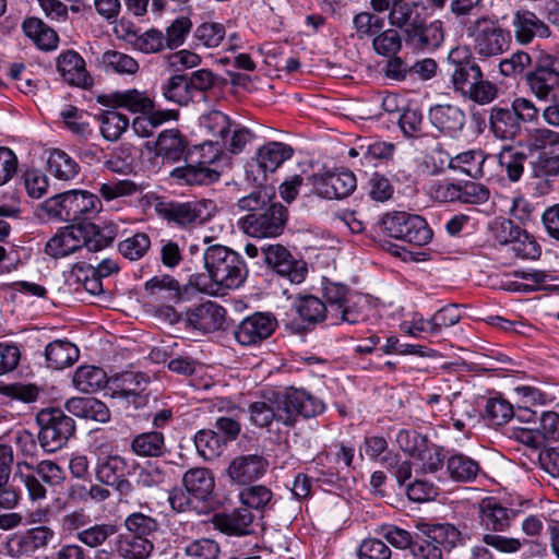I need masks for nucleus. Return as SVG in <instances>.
I'll list each match as a JSON object with an SVG mask.
<instances>
[{
    "label": "nucleus",
    "mask_w": 559,
    "mask_h": 559,
    "mask_svg": "<svg viewBox=\"0 0 559 559\" xmlns=\"http://www.w3.org/2000/svg\"><path fill=\"white\" fill-rule=\"evenodd\" d=\"M162 95L168 102L187 105L193 97L188 84V75L175 74L171 75L160 87Z\"/></svg>",
    "instance_id": "49530a36"
},
{
    "label": "nucleus",
    "mask_w": 559,
    "mask_h": 559,
    "mask_svg": "<svg viewBox=\"0 0 559 559\" xmlns=\"http://www.w3.org/2000/svg\"><path fill=\"white\" fill-rule=\"evenodd\" d=\"M151 248V239L145 233H136L118 245L119 252L130 261L142 259Z\"/></svg>",
    "instance_id": "680f3d73"
},
{
    "label": "nucleus",
    "mask_w": 559,
    "mask_h": 559,
    "mask_svg": "<svg viewBox=\"0 0 559 559\" xmlns=\"http://www.w3.org/2000/svg\"><path fill=\"white\" fill-rule=\"evenodd\" d=\"M416 530L428 539L433 540L442 549L451 551L452 549L464 546L468 540V535L462 533L457 527L450 523H428L417 522Z\"/></svg>",
    "instance_id": "5701e85b"
},
{
    "label": "nucleus",
    "mask_w": 559,
    "mask_h": 559,
    "mask_svg": "<svg viewBox=\"0 0 559 559\" xmlns=\"http://www.w3.org/2000/svg\"><path fill=\"white\" fill-rule=\"evenodd\" d=\"M381 226L390 237L416 247L426 246L432 238L425 218L416 214L388 213L381 218Z\"/></svg>",
    "instance_id": "9b49d317"
},
{
    "label": "nucleus",
    "mask_w": 559,
    "mask_h": 559,
    "mask_svg": "<svg viewBox=\"0 0 559 559\" xmlns=\"http://www.w3.org/2000/svg\"><path fill=\"white\" fill-rule=\"evenodd\" d=\"M263 260L277 274L286 276L292 283H301L307 273V265L304 261L297 260L289 250L280 245H269L261 249Z\"/></svg>",
    "instance_id": "dca6fc26"
},
{
    "label": "nucleus",
    "mask_w": 559,
    "mask_h": 559,
    "mask_svg": "<svg viewBox=\"0 0 559 559\" xmlns=\"http://www.w3.org/2000/svg\"><path fill=\"white\" fill-rule=\"evenodd\" d=\"M84 228L80 225H69L60 228L46 243L45 251L52 258H63L84 245Z\"/></svg>",
    "instance_id": "b1692460"
},
{
    "label": "nucleus",
    "mask_w": 559,
    "mask_h": 559,
    "mask_svg": "<svg viewBox=\"0 0 559 559\" xmlns=\"http://www.w3.org/2000/svg\"><path fill=\"white\" fill-rule=\"evenodd\" d=\"M493 157L496 158V164L506 171L510 181L516 182L521 179L527 158L523 151L508 145L503 146L500 153Z\"/></svg>",
    "instance_id": "79ce46f5"
},
{
    "label": "nucleus",
    "mask_w": 559,
    "mask_h": 559,
    "mask_svg": "<svg viewBox=\"0 0 559 559\" xmlns=\"http://www.w3.org/2000/svg\"><path fill=\"white\" fill-rule=\"evenodd\" d=\"M84 228V245L88 251H99L104 248L109 247L115 237L116 233L112 228L106 227L100 229L93 223L81 224Z\"/></svg>",
    "instance_id": "5fc2aeb1"
},
{
    "label": "nucleus",
    "mask_w": 559,
    "mask_h": 559,
    "mask_svg": "<svg viewBox=\"0 0 559 559\" xmlns=\"http://www.w3.org/2000/svg\"><path fill=\"white\" fill-rule=\"evenodd\" d=\"M102 63L107 72L117 74L133 75L139 71V63L134 58L117 50L104 52Z\"/></svg>",
    "instance_id": "3c124183"
},
{
    "label": "nucleus",
    "mask_w": 559,
    "mask_h": 559,
    "mask_svg": "<svg viewBox=\"0 0 559 559\" xmlns=\"http://www.w3.org/2000/svg\"><path fill=\"white\" fill-rule=\"evenodd\" d=\"M72 381L79 391L92 393L105 386L107 376L99 367L81 366L75 370Z\"/></svg>",
    "instance_id": "c03bdc74"
},
{
    "label": "nucleus",
    "mask_w": 559,
    "mask_h": 559,
    "mask_svg": "<svg viewBox=\"0 0 559 559\" xmlns=\"http://www.w3.org/2000/svg\"><path fill=\"white\" fill-rule=\"evenodd\" d=\"M353 25L356 35L359 39L370 38L377 35L383 26L384 21L382 17L374 15L370 12L364 11L357 13L353 19Z\"/></svg>",
    "instance_id": "69168bd1"
},
{
    "label": "nucleus",
    "mask_w": 559,
    "mask_h": 559,
    "mask_svg": "<svg viewBox=\"0 0 559 559\" xmlns=\"http://www.w3.org/2000/svg\"><path fill=\"white\" fill-rule=\"evenodd\" d=\"M530 150L537 152L531 162V171L534 178L542 180L537 189L545 194L552 179L559 176V132L547 128L535 129L531 134Z\"/></svg>",
    "instance_id": "20e7f679"
},
{
    "label": "nucleus",
    "mask_w": 559,
    "mask_h": 559,
    "mask_svg": "<svg viewBox=\"0 0 559 559\" xmlns=\"http://www.w3.org/2000/svg\"><path fill=\"white\" fill-rule=\"evenodd\" d=\"M57 70L71 85L81 86L87 82L88 75L84 59L74 50H68L58 56Z\"/></svg>",
    "instance_id": "7c9ffc66"
},
{
    "label": "nucleus",
    "mask_w": 559,
    "mask_h": 559,
    "mask_svg": "<svg viewBox=\"0 0 559 559\" xmlns=\"http://www.w3.org/2000/svg\"><path fill=\"white\" fill-rule=\"evenodd\" d=\"M195 449L204 460H213L221 455L226 443L214 430H200L194 437Z\"/></svg>",
    "instance_id": "09e8293b"
},
{
    "label": "nucleus",
    "mask_w": 559,
    "mask_h": 559,
    "mask_svg": "<svg viewBox=\"0 0 559 559\" xmlns=\"http://www.w3.org/2000/svg\"><path fill=\"white\" fill-rule=\"evenodd\" d=\"M22 466L35 473L44 484L51 487L59 486L66 479V473L62 467L51 460H43L36 465L26 462L19 464L20 468Z\"/></svg>",
    "instance_id": "864d4df0"
},
{
    "label": "nucleus",
    "mask_w": 559,
    "mask_h": 559,
    "mask_svg": "<svg viewBox=\"0 0 559 559\" xmlns=\"http://www.w3.org/2000/svg\"><path fill=\"white\" fill-rule=\"evenodd\" d=\"M116 526L108 523L94 524L78 532L76 538L90 548L103 546L106 540L115 535Z\"/></svg>",
    "instance_id": "bf43d9fd"
},
{
    "label": "nucleus",
    "mask_w": 559,
    "mask_h": 559,
    "mask_svg": "<svg viewBox=\"0 0 559 559\" xmlns=\"http://www.w3.org/2000/svg\"><path fill=\"white\" fill-rule=\"evenodd\" d=\"M178 112L176 110H151L133 119L132 130L138 136L150 138L157 128L167 121L176 120Z\"/></svg>",
    "instance_id": "ea45409f"
},
{
    "label": "nucleus",
    "mask_w": 559,
    "mask_h": 559,
    "mask_svg": "<svg viewBox=\"0 0 559 559\" xmlns=\"http://www.w3.org/2000/svg\"><path fill=\"white\" fill-rule=\"evenodd\" d=\"M126 40L133 49L143 53H157L166 48L165 36L157 28H150L143 33L128 31Z\"/></svg>",
    "instance_id": "a19ab883"
},
{
    "label": "nucleus",
    "mask_w": 559,
    "mask_h": 559,
    "mask_svg": "<svg viewBox=\"0 0 559 559\" xmlns=\"http://www.w3.org/2000/svg\"><path fill=\"white\" fill-rule=\"evenodd\" d=\"M514 416L512 405L499 397L489 399L485 405L484 418L490 426H502Z\"/></svg>",
    "instance_id": "052dcab7"
},
{
    "label": "nucleus",
    "mask_w": 559,
    "mask_h": 559,
    "mask_svg": "<svg viewBox=\"0 0 559 559\" xmlns=\"http://www.w3.org/2000/svg\"><path fill=\"white\" fill-rule=\"evenodd\" d=\"M212 522L226 535L243 536L252 533L253 515L248 508H238L229 513L215 514Z\"/></svg>",
    "instance_id": "cd10ccee"
},
{
    "label": "nucleus",
    "mask_w": 559,
    "mask_h": 559,
    "mask_svg": "<svg viewBox=\"0 0 559 559\" xmlns=\"http://www.w3.org/2000/svg\"><path fill=\"white\" fill-rule=\"evenodd\" d=\"M267 462L258 454L241 455L234 459L228 467L231 480L246 485L260 478L266 471Z\"/></svg>",
    "instance_id": "bb28decb"
},
{
    "label": "nucleus",
    "mask_w": 559,
    "mask_h": 559,
    "mask_svg": "<svg viewBox=\"0 0 559 559\" xmlns=\"http://www.w3.org/2000/svg\"><path fill=\"white\" fill-rule=\"evenodd\" d=\"M395 28L404 33V45L413 52L426 53L439 48L444 39L443 23L440 20L427 22L414 5L409 11L393 15Z\"/></svg>",
    "instance_id": "7ed1b4c3"
},
{
    "label": "nucleus",
    "mask_w": 559,
    "mask_h": 559,
    "mask_svg": "<svg viewBox=\"0 0 559 559\" xmlns=\"http://www.w3.org/2000/svg\"><path fill=\"white\" fill-rule=\"evenodd\" d=\"M313 188L318 195L325 199H343L348 197L357 186L350 170H341L313 176Z\"/></svg>",
    "instance_id": "412c9836"
},
{
    "label": "nucleus",
    "mask_w": 559,
    "mask_h": 559,
    "mask_svg": "<svg viewBox=\"0 0 559 559\" xmlns=\"http://www.w3.org/2000/svg\"><path fill=\"white\" fill-rule=\"evenodd\" d=\"M100 133L107 141H117L127 131L129 118L116 110H105L98 116Z\"/></svg>",
    "instance_id": "de8ad7c7"
},
{
    "label": "nucleus",
    "mask_w": 559,
    "mask_h": 559,
    "mask_svg": "<svg viewBox=\"0 0 559 559\" xmlns=\"http://www.w3.org/2000/svg\"><path fill=\"white\" fill-rule=\"evenodd\" d=\"M448 61L453 66L451 84L454 93L478 105H487L496 99L497 85L484 78L479 64L471 58L466 48L451 49Z\"/></svg>",
    "instance_id": "f03ea898"
},
{
    "label": "nucleus",
    "mask_w": 559,
    "mask_h": 559,
    "mask_svg": "<svg viewBox=\"0 0 559 559\" xmlns=\"http://www.w3.org/2000/svg\"><path fill=\"white\" fill-rule=\"evenodd\" d=\"M526 83L538 100H559V61L551 56L540 57L526 74Z\"/></svg>",
    "instance_id": "4468645a"
},
{
    "label": "nucleus",
    "mask_w": 559,
    "mask_h": 559,
    "mask_svg": "<svg viewBox=\"0 0 559 559\" xmlns=\"http://www.w3.org/2000/svg\"><path fill=\"white\" fill-rule=\"evenodd\" d=\"M277 319L271 312H254L243 318L234 329L236 342L242 346H257L277 329Z\"/></svg>",
    "instance_id": "2eb2a0df"
},
{
    "label": "nucleus",
    "mask_w": 559,
    "mask_h": 559,
    "mask_svg": "<svg viewBox=\"0 0 559 559\" xmlns=\"http://www.w3.org/2000/svg\"><path fill=\"white\" fill-rule=\"evenodd\" d=\"M182 485L193 499L206 501L214 490V476L205 467L190 468L183 474Z\"/></svg>",
    "instance_id": "c756f323"
},
{
    "label": "nucleus",
    "mask_w": 559,
    "mask_h": 559,
    "mask_svg": "<svg viewBox=\"0 0 559 559\" xmlns=\"http://www.w3.org/2000/svg\"><path fill=\"white\" fill-rule=\"evenodd\" d=\"M226 36L225 26L221 23L205 22L199 25L194 32V38L199 45L206 48L217 47Z\"/></svg>",
    "instance_id": "338daca9"
},
{
    "label": "nucleus",
    "mask_w": 559,
    "mask_h": 559,
    "mask_svg": "<svg viewBox=\"0 0 559 559\" xmlns=\"http://www.w3.org/2000/svg\"><path fill=\"white\" fill-rule=\"evenodd\" d=\"M47 164L49 173L59 180H72L80 173V166L75 159L62 150H53Z\"/></svg>",
    "instance_id": "37998d69"
},
{
    "label": "nucleus",
    "mask_w": 559,
    "mask_h": 559,
    "mask_svg": "<svg viewBox=\"0 0 559 559\" xmlns=\"http://www.w3.org/2000/svg\"><path fill=\"white\" fill-rule=\"evenodd\" d=\"M203 260L210 278L222 288H238L247 278L248 270L243 258L225 246L207 247Z\"/></svg>",
    "instance_id": "423d86ee"
},
{
    "label": "nucleus",
    "mask_w": 559,
    "mask_h": 559,
    "mask_svg": "<svg viewBox=\"0 0 559 559\" xmlns=\"http://www.w3.org/2000/svg\"><path fill=\"white\" fill-rule=\"evenodd\" d=\"M294 154V148L283 142H267L261 146L255 155V160L249 165L247 173H255L254 181L262 183L266 179L267 173H274L284 162L288 160Z\"/></svg>",
    "instance_id": "6ab92c4d"
},
{
    "label": "nucleus",
    "mask_w": 559,
    "mask_h": 559,
    "mask_svg": "<svg viewBox=\"0 0 559 559\" xmlns=\"http://www.w3.org/2000/svg\"><path fill=\"white\" fill-rule=\"evenodd\" d=\"M144 289L150 295H159L171 301H178L181 297L178 281L168 274L152 277L145 283Z\"/></svg>",
    "instance_id": "8fccbe9b"
},
{
    "label": "nucleus",
    "mask_w": 559,
    "mask_h": 559,
    "mask_svg": "<svg viewBox=\"0 0 559 559\" xmlns=\"http://www.w3.org/2000/svg\"><path fill=\"white\" fill-rule=\"evenodd\" d=\"M200 126L214 138L225 140L229 133V118L218 110H212L200 118Z\"/></svg>",
    "instance_id": "774afa93"
},
{
    "label": "nucleus",
    "mask_w": 559,
    "mask_h": 559,
    "mask_svg": "<svg viewBox=\"0 0 559 559\" xmlns=\"http://www.w3.org/2000/svg\"><path fill=\"white\" fill-rule=\"evenodd\" d=\"M36 421L39 426V444L49 453L62 449L75 432L74 420L60 408L41 409Z\"/></svg>",
    "instance_id": "1a4fd4ad"
},
{
    "label": "nucleus",
    "mask_w": 559,
    "mask_h": 559,
    "mask_svg": "<svg viewBox=\"0 0 559 559\" xmlns=\"http://www.w3.org/2000/svg\"><path fill=\"white\" fill-rule=\"evenodd\" d=\"M127 461L119 455H110L103 459L96 468V476L99 481L110 486L115 484L119 477L124 475Z\"/></svg>",
    "instance_id": "13d9d810"
},
{
    "label": "nucleus",
    "mask_w": 559,
    "mask_h": 559,
    "mask_svg": "<svg viewBox=\"0 0 559 559\" xmlns=\"http://www.w3.org/2000/svg\"><path fill=\"white\" fill-rule=\"evenodd\" d=\"M72 277L92 296L103 292L102 278L95 274L94 266L86 263H78L72 269Z\"/></svg>",
    "instance_id": "e2e57ef3"
},
{
    "label": "nucleus",
    "mask_w": 559,
    "mask_h": 559,
    "mask_svg": "<svg viewBox=\"0 0 559 559\" xmlns=\"http://www.w3.org/2000/svg\"><path fill=\"white\" fill-rule=\"evenodd\" d=\"M154 550V544L147 538H139L127 532L116 539V551L122 559H147Z\"/></svg>",
    "instance_id": "4c0bfd02"
},
{
    "label": "nucleus",
    "mask_w": 559,
    "mask_h": 559,
    "mask_svg": "<svg viewBox=\"0 0 559 559\" xmlns=\"http://www.w3.org/2000/svg\"><path fill=\"white\" fill-rule=\"evenodd\" d=\"M296 310L302 321L318 323L328 321V310L323 301L316 296L300 297L296 304Z\"/></svg>",
    "instance_id": "6e6d98bb"
},
{
    "label": "nucleus",
    "mask_w": 559,
    "mask_h": 559,
    "mask_svg": "<svg viewBox=\"0 0 559 559\" xmlns=\"http://www.w3.org/2000/svg\"><path fill=\"white\" fill-rule=\"evenodd\" d=\"M324 403L301 389H286L273 393L266 401L250 405V419L261 428L273 423L287 428L296 426L299 418H313L324 412Z\"/></svg>",
    "instance_id": "f257e3e1"
},
{
    "label": "nucleus",
    "mask_w": 559,
    "mask_h": 559,
    "mask_svg": "<svg viewBox=\"0 0 559 559\" xmlns=\"http://www.w3.org/2000/svg\"><path fill=\"white\" fill-rule=\"evenodd\" d=\"M321 300L328 310V322L331 325L357 324L365 321L367 317L364 299L352 294L349 288L342 283L323 278Z\"/></svg>",
    "instance_id": "0eeeda50"
},
{
    "label": "nucleus",
    "mask_w": 559,
    "mask_h": 559,
    "mask_svg": "<svg viewBox=\"0 0 559 559\" xmlns=\"http://www.w3.org/2000/svg\"><path fill=\"white\" fill-rule=\"evenodd\" d=\"M428 119L432 127L450 138H457L466 123L464 110L452 104L431 106L428 111Z\"/></svg>",
    "instance_id": "4be33fe9"
},
{
    "label": "nucleus",
    "mask_w": 559,
    "mask_h": 559,
    "mask_svg": "<svg viewBox=\"0 0 559 559\" xmlns=\"http://www.w3.org/2000/svg\"><path fill=\"white\" fill-rule=\"evenodd\" d=\"M480 471L481 467L476 460L461 452L452 453L447 460V472L453 481H473Z\"/></svg>",
    "instance_id": "f704fd0d"
},
{
    "label": "nucleus",
    "mask_w": 559,
    "mask_h": 559,
    "mask_svg": "<svg viewBox=\"0 0 559 559\" xmlns=\"http://www.w3.org/2000/svg\"><path fill=\"white\" fill-rule=\"evenodd\" d=\"M225 309L213 301H206L178 316L177 322L202 334L219 330L225 321Z\"/></svg>",
    "instance_id": "a211bd4d"
},
{
    "label": "nucleus",
    "mask_w": 559,
    "mask_h": 559,
    "mask_svg": "<svg viewBox=\"0 0 559 559\" xmlns=\"http://www.w3.org/2000/svg\"><path fill=\"white\" fill-rule=\"evenodd\" d=\"M53 538L55 531L40 525L14 534L8 539L5 550L11 558L31 557L37 550L46 548Z\"/></svg>",
    "instance_id": "f3484780"
},
{
    "label": "nucleus",
    "mask_w": 559,
    "mask_h": 559,
    "mask_svg": "<svg viewBox=\"0 0 559 559\" xmlns=\"http://www.w3.org/2000/svg\"><path fill=\"white\" fill-rule=\"evenodd\" d=\"M139 457H160L166 453L165 436L160 431H146L133 437L130 443Z\"/></svg>",
    "instance_id": "e433bc0d"
},
{
    "label": "nucleus",
    "mask_w": 559,
    "mask_h": 559,
    "mask_svg": "<svg viewBox=\"0 0 559 559\" xmlns=\"http://www.w3.org/2000/svg\"><path fill=\"white\" fill-rule=\"evenodd\" d=\"M202 152L195 164L177 167L171 171V177L190 186H207L218 181L221 173L214 167L222 150L218 142L204 143L200 146Z\"/></svg>",
    "instance_id": "ddd939ff"
},
{
    "label": "nucleus",
    "mask_w": 559,
    "mask_h": 559,
    "mask_svg": "<svg viewBox=\"0 0 559 559\" xmlns=\"http://www.w3.org/2000/svg\"><path fill=\"white\" fill-rule=\"evenodd\" d=\"M66 408L76 417L106 423L110 418L109 408L94 397H72L67 401Z\"/></svg>",
    "instance_id": "72a5a7b5"
},
{
    "label": "nucleus",
    "mask_w": 559,
    "mask_h": 559,
    "mask_svg": "<svg viewBox=\"0 0 559 559\" xmlns=\"http://www.w3.org/2000/svg\"><path fill=\"white\" fill-rule=\"evenodd\" d=\"M109 98L115 107L126 108L132 114H147L154 109L153 98L136 88L111 93Z\"/></svg>",
    "instance_id": "c9c22d12"
},
{
    "label": "nucleus",
    "mask_w": 559,
    "mask_h": 559,
    "mask_svg": "<svg viewBox=\"0 0 559 559\" xmlns=\"http://www.w3.org/2000/svg\"><path fill=\"white\" fill-rule=\"evenodd\" d=\"M404 44V33L394 28H388L377 33L372 40L374 51L384 57L397 55Z\"/></svg>",
    "instance_id": "603ef678"
},
{
    "label": "nucleus",
    "mask_w": 559,
    "mask_h": 559,
    "mask_svg": "<svg viewBox=\"0 0 559 559\" xmlns=\"http://www.w3.org/2000/svg\"><path fill=\"white\" fill-rule=\"evenodd\" d=\"M495 165L496 158L492 155H486L481 150H469L449 160V168L459 170L473 179L485 178L487 181L495 178L491 170Z\"/></svg>",
    "instance_id": "aec40b11"
},
{
    "label": "nucleus",
    "mask_w": 559,
    "mask_h": 559,
    "mask_svg": "<svg viewBox=\"0 0 559 559\" xmlns=\"http://www.w3.org/2000/svg\"><path fill=\"white\" fill-rule=\"evenodd\" d=\"M466 34L473 38L474 51L484 58L501 55L511 40L510 33L488 16L476 19L468 25Z\"/></svg>",
    "instance_id": "9d476101"
},
{
    "label": "nucleus",
    "mask_w": 559,
    "mask_h": 559,
    "mask_svg": "<svg viewBox=\"0 0 559 559\" xmlns=\"http://www.w3.org/2000/svg\"><path fill=\"white\" fill-rule=\"evenodd\" d=\"M516 513L500 504L495 498H486L479 503V523L488 532H504Z\"/></svg>",
    "instance_id": "a878e982"
},
{
    "label": "nucleus",
    "mask_w": 559,
    "mask_h": 559,
    "mask_svg": "<svg viewBox=\"0 0 559 559\" xmlns=\"http://www.w3.org/2000/svg\"><path fill=\"white\" fill-rule=\"evenodd\" d=\"M515 40L520 45H528L535 37L550 36L548 25L530 10H518L512 19Z\"/></svg>",
    "instance_id": "393cba45"
},
{
    "label": "nucleus",
    "mask_w": 559,
    "mask_h": 559,
    "mask_svg": "<svg viewBox=\"0 0 559 559\" xmlns=\"http://www.w3.org/2000/svg\"><path fill=\"white\" fill-rule=\"evenodd\" d=\"M44 210L51 217L80 225L96 217L102 210V202L86 190H70L47 199Z\"/></svg>",
    "instance_id": "39448f33"
},
{
    "label": "nucleus",
    "mask_w": 559,
    "mask_h": 559,
    "mask_svg": "<svg viewBox=\"0 0 559 559\" xmlns=\"http://www.w3.org/2000/svg\"><path fill=\"white\" fill-rule=\"evenodd\" d=\"M22 31L41 50L50 51L58 46L59 36L56 31L38 17H26Z\"/></svg>",
    "instance_id": "2f4dec72"
},
{
    "label": "nucleus",
    "mask_w": 559,
    "mask_h": 559,
    "mask_svg": "<svg viewBox=\"0 0 559 559\" xmlns=\"http://www.w3.org/2000/svg\"><path fill=\"white\" fill-rule=\"evenodd\" d=\"M188 142L177 129L164 130L155 142V154L165 160L175 163L186 153Z\"/></svg>",
    "instance_id": "473e14b6"
},
{
    "label": "nucleus",
    "mask_w": 559,
    "mask_h": 559,
    "mask_svg": "<svg viewBox=\"0 0 559 559\" xmlns=\"http://www.w3.org/2000/svg\"><path fill=\"white\" fill-rule=\"evenodd\" d=\"M126 532L139 537L147 538L154 544L155 536L158 532V522L156 519L141 512H134L124 520Z\"/></svg>",
    "instance_id": "a18cd8bd"
},
{
    "label": "nucleus",
    "mask_w": 559,
    "mask_h": 559,
    "mask_svg": "<svg viewBox=\"0 0 559 559\" xmlns=\"http://www.w3.org/2000/svg\"><path fill=\"white\" fill-rule=\"evenodd\" d=\"M489 127L495 138L500 140H514L522 132V127L511 107H492L489 115Z\"/></svg>",
    "instance_id": "c85d7f7f"
},
{
    "label": "nucleus",
    "mask_w": 559,
    "mask_h": 559,
    "mask_svg": "<svg viewBox=\"0 0 559 559\" xmlns=\"http://www.w3.org/2000/svg\"><path fill=\"white\" fill-rule=\"evenodd\" d=\"M45 356L50 368L60 370L78 360L79 349L69 341L56 340L46 346Z\"/></svg>",
    "instance_id": "58836bf2"
},
{
    "label": "nucleus",
    "mask_w": 559,
    "mask_h": 559,
    "mask_svg": "<svg viewBox=\"0 0 559 559\" xmlns=\"http://www.w3.org/2000/svg\"><path fill=\"white\" fill-rule=\"evenodd\" d=\"M185 555L189 559H218L221 547L212 538H198L188 543L185 547Z\"/></svg>",
    "instance_id": "0e129e2a"
},
{
    "label": "nucleus",
    "mask_w": 559,
    "mask_h": 559,
    "mask_svg": "<svg viewBox=\"0 0 559 559\" xmlns=\"http://www.w3.org/2000/svg\"><path fill=\"white\" fill-rule=\"evenodd\" d=\"M287 218V209L283 204L274 202L261 212L248 213L239 219L238 225L250 237L273 238L282 235Z\"/></svg>",
    "instance_id": "f8f14e48"
},
{
    "label": "nucleus",
    "mask_w": 559,
    "mask_h": 559,
    "mask_svg": "<svg viewBox=\"0 0 559 559\" xmlns=\"http://www.w3.org/2000/svg\"><path fill=\"white\" fill-rule=\"evenodd\" d=\"M133 163L134 147L131 144L122 143L112 150L105 160V166L114 173L128 174L132 171Z\"/></svg>",
    "instance_id": "4d7b16f0"
},
{
    "label": "nucleus",
    "mask_w": 559,
    "mask_h": 559,
    "mask_svg": "<svg viewBox=\"0 0 559 559\" xmlns=\"http://www.w3.org/2000/svg\"><path fill=\"white\" fill-rule=\"evenodd\" d=\"M156 212L179 228H192L211 221L217 212V205L210 199L187 202L168 201L158 203Z\"/></svg>",
    "instance_id": "6e6552de"
}]
</instances>
